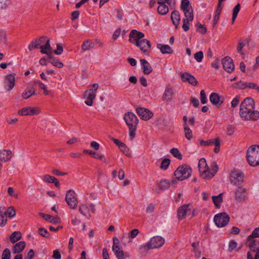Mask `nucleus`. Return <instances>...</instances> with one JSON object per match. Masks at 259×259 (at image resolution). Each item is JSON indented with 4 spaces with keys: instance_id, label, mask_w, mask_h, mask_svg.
Here are the masks:
<instances>
[{
    "instance_id": "nucleus-1",
    "label": "nucleus",
    "mask_w": 259,
    "mask_h": 259,
    "mask_svg": "<svg viewBox=\"0 0 259 259\" xmlns=\"http://www.w3.org/2000/svg\"><path fill=\"white\" fill-rule=\"evenodd\" d=\"M255 103L253 98H246L240 106V115L244 120H256L259 118V112L254 110Z\"/></svg>"
},
{
    "instance_id": "nucleus-2",
    "label": "nucleus",
    "mask_w": 259,
    "mask_h": 259,
    "mask_svg": "<svg viewBox=\"0 0 259 259\" xmlns=\"http://www.w3.org/2000/svg\"><path fill=\"white\" fill-rule=\"evenodd\" d=\"M124 120L128 127L129 135L131 139H133L135 137V131L137 130L139 120L136 115L131 112L125 114Z\"/></svg>"
},
{
    "instance_id": "nucleus-3",
    "label": "nucleus",
    "mask_w": 259,
    "mask_h": 259,
    "mask_svg": "<svg viewBox=\"0 0 259 259\" xmlns=\"http://www.w3.org/2000/svg\"><path fill=\"white\" fill-rule=\"evenodd\" d=\"M246 159L248 164L251 166L254 167L259 165V145H251L248 148Z\"/></svg>"
},
{
    "instance_id": "nucleus-4",
    "label": "nucleus",
    "mask_w": 259,
    "mask_h": 259,
    "mask_svg": "<svg viewBox=\"0 0 259 259\" xmlns=\"http://www.w3.org/2000/svg\"><path fill=\"white\" fill-rule=\"evenodd\" d=\"M192 173L191 167L187 164L179 166L174 172L176 178L179 181H183L189 178Z\"/></svg>"
},
{
    "instance_id": "nucleus-5",
    "label": "nucleus",
    "mask_w": 259,
    "mask_h": 259,
    "mask_svg": "<svg viewBox=\"0 0 259 259\" xmlns=\"http://www.w3.org/2000/svg\"><path fill=\"white\" fill-rule=\"evenodd\" d=\"M163 238L159 236H154L150 239L145 245H141L140 249H151L161 247L164 243Z\"/></svg>"
},
{
    "instance_id": "nucleus-6",
    "label": "nucleus",
    "mask_w": 259,
    "mask_h": 259,
    "mask_svg": "<svg viewBox=\"0 0 259 259\" xmlns=\"http://www.w3.org/2000/svg\"><path fill=\"white\" fill-rule=\"evenodd\" d=\"M230 220L229 216L225 212L218 213L214 217L213 221L218 227L226 226Z\"/></svg>"
},
{
    "instance_id": "nucleus-7",
    "label": "nucleus",
    "mask_w": 259,
    "mask_h": 259,
    "mask_svg": "<svg viewBox=\"0 0 259 259\" xmlns=\"http://www.w3.org/2000/svg\"><path fill=\"white\" fill-rule=\"evenodd\" d=\"M185 18L183 20L182 28L185 31H187L189 29V22H191L193 20V12L192 8H189V9L183 11Z\"/></svg>"
},
{
    "instance_id": "nucleus-8",
    "label": "nucleus",
    "mask_w": 259,
    "mask_h": 259,
    "mask_svg": "<svg viewBox=\"0 0 259 259\" xmlns=\"http://www.w3.org/2000/svg\"><path fill=\"white\" fill-rule=\"evenodd\" d=\"M65 201L70 208L75 209L77 207V200L75 193L73 190H70L67 192Z\"/></svg>"
},
{
    "instance_id": "nucleus-9",
    "label": "nucleus",
    "mask_w": 259,
    "mask_h": 259,
    "mask_svg": "<svg viewBox=\"0 0 259 259\" xmlns=\"http://www.w3.org/2000/svg\"><path fill=\"white\" fill-rule=\"evenodd\" d=\"M230 182L235 185H239L244 181L243 173L238 170L232 171L230 176Z\"/></svg>"
},
{
    "instance_id": "nucleus-10",
    "label": "nucleus",
    "mask_w": 259,
    "mask_h": 259,
    "mask_svg": "<svg viewBox=\"0 0 259 259\" xmlns=\"http://www.w3.org/2000/svg\"><path fill=\"white\" fill-rule=\"evenodd\" d=\"M190 206V204H184L178 208L177 215L179 220L184 219L186 215H189L191 213H193V216L194 215V210H192Z\"/></svg>"
},
{
    "instance_id": "nucleus-11",
    "label": "nucleus",
    "mask_w": 259,
    "mask_h": 259,
    "mask_svg": "<svg viewBox=\"0 0 259 259\" xmlns=\"http://www.w3.org/2000/svg\"><path fill=\"white\" fill-rule=\"evenodd\" d=\"M45 37V41L39 46L41 49L40 53L43 54H46L48 56L49 58H53L52 53H53V49L50 45V40L47 37Z\"/></svg>"
},
{
    "instance_id": "nucleus-12",
    "label": "nucleus",
    "mask_w": 259,
    "mask_h": 259,
    "mask_svg": "<svg viewBox=\"0 0 259 259\" xmlns=\"http://www.w3.org/2000/svg\"><path fill=\"white\" fill-rule=\"evenodd\" d=\"M144 37V34L135 29L132 30L129 34V41L137 46L141 39Z\"/></svg>"
},
{
    "instance_id": "nucleus-13",
    "label": "nucleus",
    "mask_w": 259,
    "mask_h": 259,
    "mask_svg": "<svg viewBox=\"0 0 259 259\" xmlns=\"http://www.w3.org/2000/svg\"><path fill=\"white\" fill-rule=\"evenodd\" d=\"M136 112L141 117V119L144 120H149L152 118L153 115V114L151 111L145 108L138 107L136 108Z\"/></svg>"
},
{
    "instance_id": "nucleus-14",
    "label": "nucleus",
    "mask_w": 259,
    "mask_h": 259,
    "mask_svg": "<svg viewBox=\"0 0 259 259\" xmlns=\"http://www.w3.org/2000/svg\"><path fill=\"white\" fill-rule=\"evenodd\" d=\"M222 63L224 69L227 72L231 73L234 70L233 61L230 57L228 56L225 57L223 59Z\"/></svg>"
},
{
    "instance_id": "nucleus-15",
    "label": "nucleus",
    "mask_w": 259,
    "mask_h": 259,
    "mask_svg": "<svg viewBox=\"0 0 259 259\" xmlns=\"http://www.w3.org/2000/svg\"><path fill=\"white\" fill-rule=\"evenodd\" d=\"M235 199L238 201L245 200L247 198V190L243 187H239L235 193Z\"/></svg>"
},
{
    "instance_id": "nucleus-16",
    "label": "nucleus",
    "mask_w": 259,
    "mask_h": 259,
    "mask_svg": "<svg viewBox=\"0 0 259 259\" xmlns=\"http://www.w3.org/2000/svg\"><path fill=\"white\" fill-rule=\"evenodd\" d=\"M138 47L141 51L146 54H148L150 52L151 48L150 41L147 39H141L140 42L138 43Z\"/></svg>"
},
{
    "instance_id": "nucleus-17",
    "label": "nucleus",
    "mask_w": 259,
    "mask_h": 259,
    "mask_svg": "<svg viewBox=\"0 0 259 259\" xmlns=\"http://www.w3.org/2000/svg\"><path fill=\"white\" fill-rule=\"evenodd\" d=\"M15 76L10 74L8 75L5 79V88L7 91H10L13 89L15 86Z\"/></svg>"
},
{
    "instance_id": "nucleus-18",
    "label": "nucleus",
    "mask_w": 259,
    "mask_h": 259,
    "mask_svg": "<svg viewBox=\"0 0 259 259\" xmlns=\"http://www.w3.org/2000/svg\"><path fill=\"white\" fill-rule=\"evenodd\" d=\"M246 244L249 248L248 251L254 252L259 250V240L255 239L247 238Z\"/></svg>"
},
{
    "instance_id": "nucleus-19",
    "label": "nucleus",
    "mask_w": 259,
    "mask_h": 259,
    "mask_svg": "<svg viewBox=\"0 0 259 259\" xmlns=\"http://www.w3.org/2000/svg\"><path fill=\"white\" fill-rule=\"evenodd\" d=\"M96 93L93 91V89H90L87 90L84 93V96L87 98V100L85 103L88 106H92L93 105V100L96 97Z\"/></svg>"
},
{
    "instance_id": "nucleus-20",
    "label": "nucleus",
    "mask_w": 259,
    "mask_h": 259,
    "mask_svg": "<svg viewBox=\"0 0 259 259\" xmlns=\"http://www.w3.org/2000/svg\"><path fill=\"white\" fill-rule=\"evenodd\" d=\"M182 80L184 82H188L193 86H196L198 82L195 77L189 73L185 72L181 75Z\"/></svg>"
},
{
    "instance_id": "nucleus-21",
    "label": "nucleus",
    "mask_w": 259,
    "mask_h": 259,
    "mask_svg": "<svg viewBox=\"0 0 259 259\" xmlns=\"http://www.w3.org/2000/svg\"><path fill=\"white\" fill-rule=\"evenodd\" d=\"M211 169H208L207 174L204 176L205 180H210L213 177L218 171L219 167L215 162H212L211 164Z\"/></svg>"
},
{
    "instance_id": "nucleus-22",
    "label": "nucleus",
    "mask_w": 259,
    "mask_h": 259,
    "mask_svg": "<svg viewBox=\"0 0 259 259\" xmlns=\"http://www.w3.org/2000/svg\"><path fill=\"white\" fill-rule=\"evenodd\" d=\"M198 168L201 175L204 178V176L207 174L208 167L207 165L205 158H201L198 162Z\"/></svg>"
},
{
    "instance_id": "nucleus-23",
    "label": "nucleus",
    "mask_w": 259,
    "mask_h": 259,
    "mask_svg": "<svg viewBox=\"0 0 259 259\" xmlns=\"http://www.w3.org/2000/svg\"><path fill=\"white\" fill-rule=\"evenodd\" d=\"M38 113V110L36 108L30 107L24 108L19 111V114L22 116L28 115H33Z\"/></svg>"
},
{
    "instance_id": "nucleus-24",
    "label": "nucleus",
    "mask_w": 259,
    "mask_h": 259,
    "mask_svg": "<svg viewBox=\"0 0 259 259\" xmlns=\"http://www.w3.org/2000/svg\"><path fill=\"white\" fill-rule=\"evenodd\" d=\"M45 37L44 36L40 37L38 39H35L32 40L28 45V49L29 51H32L33 49H36L45 41Z\"/></svg>"
},
{
    "instance_id": "nucleus-25",
    "label": "nucleus",
    "mask_w": 259,
    "mask_h": 259,
    "mask_svg": "<svg viewBox=\"0 0 259 259\" xmlns=\"http://www.w3.org/2000/svg\"><path fill=\"white\" fill-rule=\"evenodd\" d=\"M140 62L142 66L144 74L148 75L152 72L153 69L150 63L147 60L144 59H140Z\"/></svg>"
},
{
    "instance_id": "nucleus-26",
    "label": "nucleus",
    "mask_w": 259,
    "mask_h": 259,
    "mask_svg": "<svg viewBox=\"0 0 259 259\" xmlns=\"http://www.w3.org/2000/svg\"><path fill=\"white\" fill-rule=\"evenodd\" d=\"M221 96L215 93H212L209 96V100L210 102L213 105L218 106H220L223 102V101L221 100Z\"/></svg>"
},
{
    "instance_id": "nucleus-27",
    "label": "nucleus",
    "mask_w": 259,
    "mask_h": 259,
    "mask_svg": "<svg viewBox=\"0 0 259 259\" xmlns=\"http://www.w3.org/2000/svg\"><path fill=\"white\" fill-rule=\"evenodd\" d=\"M39 215L45 220L49 221L50 223L55 224L60 223V219L59 218L53 217L50 214H45L42 212H40L39 213Z\"/></svg>"
},
{
    "instance_id": "nucleus-28",
    "label": "nucleus",
    "mask_w": 259,
    "mask_h": 259,
    "mask_svg": "<svg viewBox=\"0 0 259 259\" xmlns=\"http://www.w3.org/2000/svg\"><path fill=\"white\" fill-rule=\"evenodd\" d=\"M174 95L173 90L169 87H167L165 88L164 94L162 95L163 100L170 102L172 100V97Z\"/></svg>"
},
{
    "instance_id": "nucleus-29",
    "label": "nucleus",
    "mask_w": 259,
    "mask_h": 259,
    "mask_svg": "<svg viewBox=\"0 0 259 259\" xmlns=\"http://www.w3.org/2000/svg\"><path fill=\"white\" fill-rule=\"evenodd\" d=\"M26 246V243L25 241H20L16 243L13 246L12 250L13 253H19L21 252Z\"/></svg>"
},
{
    "instance_id": "nucleus-30",
    "label": "nucleus",
    "mask_w": 259,
    "mask_h": 259,
    "mask_svg": "<svg viewBox=\"0 0 259 259\" xmlns=\"http://www.w3.org/2000/svg\"><path fill=\"white\" fill-rule=\"evenodd\" d=\"M35 94V89L33 87H27L22 94V97L24 99H27Z\"/></svg>"
},
{
    "instance_id": "nucleus-31",
    "label": "nucleus",
    "mask_w": 259,
    "mask_h": 259,
    "mask_svg": "<svg viewBox=\"0 0 259 259\" xmlns=\"http://www.w3.org/2000/svg\"><path fill=\"white\" fill-rule=\"evenodd\" d=\"M159 6L157 8V12L162 15L166 14L168 12V8L164 2L158 1Z\"/></svg>"
},
{
    "instance_id": "nucleus-32",
    "label": "nucleus",
    "mask_w": 259,
    "mask_h": 259,
    "mask_svg": "<svg viewBox=\"0 0 259 259\" xmlns=\"http://www.w3.org/2000/svg\"><path fill=\"white\" fill-rule=\"evenodd\" d=\"M157 48L159 49L161 52L163 54H170L173 53L172 49L167 45L158 44L157 45Z\"/></svg>"
},
{
    "instance_id": "nucleus-33",
    "label": "nucleus",
    "mask_w": 259,
    "mask_h": 259,
    "mask_svg": "<svg viewBox=\"0 0 259 259\" xmlns=\"http://www.w3.org/2000/svg\"><path fill=\"white\" fill-rule=\"evenodd\" d=\"M171 20L173 24L175 25L176 28H177L180 21V15L178 11H174L172 12L171 14Z\"/></svg>"
},
{
    "instance_id": "nucleus-34",
    "label": "nucleus",
    "mask_w": 259,
    "mask_h": 259,
    "mask_svg": "<svg viewBox=\"0 0 259 259\" xmlns=\"http://www.w3.org/2000/svg\"><path fill=\"white\" fill-rule=\"evenodd\" d=\"M95 46L94 42L90 39L85 40L81 45V49L83 51H89Z\"/></svg>"
},
{
    "instance_id": "nucleus-35",
    "label": "nucleus",
    "mask_w": 259,
    "mask_h": 259,
    "mask_svg": "<svg viewBox=\"0 0 259 259\" xmlns=\"http://www.w3.org/2000/svg\"><path fill=\"white\" fill-rule=\"evenodd\" d=\"M11 158V152L3 150L0 151V160L4 161L9 160Z\"/></svg>"
},
{
    "instance_id": "nucleus-36",
    "label": "nucleus",
    "mask_w": 259,
    "mask_h": 259,
    "mask_svg": "<svg viewBox=\"0 0 259 259\" xmlns=\"http://www.w3.org/2000/svg\"><path fill=\"white\" fill-rule=\"evenodd\" d=\"M22 238V234L20 231H14L10 237V240L12 243H15Z\"/></svg>"
},
{
    "instance_id": "nucleus-37",
    "label": "nucleus",
    "mask_w": 259,
    "mask_h": 259,
    "mask_svg": "<svg viewBox=\"0 0 259 259\" xmlns=\"http://www.w3.org/2000/svg\"><path fill=\"white\" fill-rule=\"evenodd\" d=\"M175 182V180H172L170 182H168L166 180H162L159 182L158 187L160 189L164 190L168 189L169 187L170 184H174Z\"/></svg>"
},
{
    "instance_id": "nucleus-38",
    "label": "nucleus",
    "mask_w": 259,
    "mask_h": 259,
    "mask_svg": "<svg viewBox=\"0 0 259 259\" xmlns=\"http://www.w3.org/2000/svg\"><path fill=\"white\" fill-rule=\"evenodd\" d=\"M222 195L223 193H220L218 196H213L212 197V201L217 208L220 207V204L223 201Z\"/></svg>"
},
{
    "instance_id": "nucleus-39",
    "label": "nucleus",
    "mask_w": 259,
    "mask_h": 259,
    "mask_svg": "<svg viewBox=\"0 0 259 259\" xmlns=\"http://www.w3.org/2000/svg\"><path fill=\"white\" fill-rule=\"evenodd\" d=\"M184 132L185 133V138L187 140H190L193 137V134L188 125H184Z\"/></svg>"
},
{
    "instance_id": "nucleus-40",
    "label": "nucleus",
    "mask_w": 259,
    "mask_h": 259,
    "mask_svg": "<svg viewBox=\"0 0 259 259\" xmlns=\"http://www.w3.org/2000/svg\"><path fill=\"white\" fill-rule=\"evenodd\" d=\"M170 152L173 156L178 159L182 160L183 159V155L178 148H173L171 149Z\"/></svg>"
},
{
    "instance_id": "nucleus-41",
    "label": "nucleus",
    "mask_w": 259,
    "mask_h": 259,
    "mask_svg": "<svg viewBox=\"0 0 259 259\" xmlns=\"http://www.w3.org/2000/svg\"><path fill=\"white\" fill-rule=\"evenodd\" d=\"M7 221L8 220L6 214L4 213L3 210H2L0 209V226L1 227L5 226L6 225Z\"/></svg>"
},
{
    "instance_id": "nucleus-42",
    "label": "nucleus",
    "mask_w": 259,
    "mask_h": 259,
    "mask_svg": "<svg viewBox=\"0 0 259 259\" xmlns=\"http://www.w3.org/2000/svg\"><path fill=\"white\" fill-rule=\"evenodd\" d=\"M247 259H259V250L254 252L248 251Z\"/></svg>"
},
{
    "instance_id": "nucleus-43",
    "label": "nucleus",
    "mask_w": 259,
    "mask_h": 259,
    "mask_svg": "<svg viewBox=\"0 0 259 259\" xmlns=\"http://www.w3.org/2000/svg\"><path fill=\"white\" fill-rule=\"evenodd\" d=\"M79 211L83 215L87 216L89 212V208L86 204H81L79 206Z\"/></svg>"
},
{
    "instance_id": "nucleus-44",
    "label": "nucleus",
    "mask_w": 259,
    "mask_h": 259,
    "mask_svg": "<svg viewBox=\"0 0 259 259\" xmlns=\"http://www.w3.org/2000/svg\"><path fill=\"white\" fill-rule=\"evenodd\" d=\"M240 10V5L238 4L233 9L232 18V23H233L237 17L238 14Z\"/></svg>"
},
{
    "instance_id": "nucleus-45",
    "label": "nucleus",
    "mask_w": 259,
    "mask_h": 259,
    "mask_svg": "<svg viewBox=\"0 0 259 259\" xmlns=\"http://www.w3.org/2000/svg\"><path fill=\"white\" fill-rule=\"evenodd\" d=\"M222 10V6H218L217 10H215V15L213 19V24L215 25L219 20L220 14Z\"/></svg>"
},
{
    "instance_id": "nucleus-46",
    "label": "nucleus",
    "mask_w": 259,
    "mask_h": 259,
    "mask_svg": "<svg viewBox=\"0 0 259 259\" xmlns=\"http://www.w3.org/2000/svg\"><path fill=\"white\" fill-rule=\"evenodd\" d=\"M52 59V61H50L53 65L59 68H61L63 67V64L60 62L59 60L53 56V58H49Z\"/></svg>"
},
{
    "instance_id": "nucleus-47",
    "label": "nucleus",
    "mask_w": 259,
    "mask_h": 259,
    "mask_svg": "<svg viewBox=\"0 0 259 259\" xmlns=\"http://www.w3.org/2000/svg\"><path fill=\"white\" fill-rule=\"evenodd\" d=\"M4 213L6 214V215H8L10 218H12L15 217L16 214V211L14 208L12 206H10L7 208L6 211H4Z\"/></svg>"
},
{
    "instance_id": "nucleus-48",
    "label": "nucleus",
    "mask_w": 259,
    "mask_h": 259,
    "mask_svg": "<svg viewBox=\"0 0 259 259\" xmlns=\"http://www.w3.org/2000/svg\"><path fill=\"white\" fill-rule=\"evenodd\" d=\"M180 8L182 11L189 9V8H192L189 0H182L181 2Z\"/></svg>"
},
{
    "instance_id": "nucleus-49",
    "label": "nucleus",
    "mask_w": 259,
    "mask_h": 259,
    "mask_svg": "<svg viewBox=\"0 0 259 259\" xmlns=\"http://www.w3.org/2000/svg\"><path fill=\"white\" fill-rule=\"evenodd\" d=\"M246 82H243L242 81H239L235 83H234L233 86L234 88L240 89V90H244L246 89Z\"/></svg>"
},
{
    "instance_id": "nucleus-50",
    "label": "nucleus",
    "mask_w": 259,
    "mask_h": 259,
    "mask_svg": "<svg viewBox=\"0 0 259 259\" xmlns=\"http://www.w3.org/2000/svg\"><path fill=\"white\" fill-rule=\"evenodd\" d=\"M112 250L118 258L123 259L124 258L123 252L120 249V248H116L115 250Z\"/></svg>"
},
{
    "instance_id": "nucleus-51",
    "label": "nucleus",
    "mask_w": 259,
    "mask_h": 259,
    "mask_svg": "<svg viewBox=\"0 0 259 259\" xmlns=\"http://www.w3.org/2000/svg\"><path fill=\"white\" fill-rule=\"evenodd\" d=\"M215 141V138L213 139H210L207 141H204L201 140L200 141V144L202 146H208L213 145Z\"/></svg>"
},
{
    "instance_id": "nucleus-52",
    "label": "nucleus",
    "mask_w": 259,
    "mask_h": 259,
    "mask_svg": "<svg viewBox=\"0 0 259 259\" xmlns=\"http://www.w3.org/2000/svg\"><path fill=\"white\" fill-rule=\"evenodd\" d=\"M196 27H197V31L201 34H204L206 33L207 29L204 25L198 23L196 24Z\"/></svg>"
},
{
    "instance_id": "nucleus-53",
    "label": "nucleus",
    "mask_w": 259,
    "mask_h": 259,
    "mask_svg": "<svg viewBox=\"0 0 259 259\" xmlns=\"http://www.w3.org/2000/svg\"><path fill=\"white\" fill-rule=\"evenodd\" d=\"M41 179L44 182L52 183L54 180H55V177L49 175H45L42 177Z\"/></svg>"
},
{
    "instance_id": "nucleus-54",
    "label": "nucleus",
    "mask_w": 259,
    "mask_h": 259,
    "mask_svg": "<svg viewBox=\"0 0 259 259\" xmlns=\"http://www.w3.org/2000/svg\"><path fill=\"white\" fill-rule=\"evenodd\" d=\"M170 162V159L168 158H164L161 162L160 165V168L162 169H167L169 164Z\"/></svg>"
},
{
    "instance_id": "nucleus-55",
    "label": "nucleus",
    "mask_w": 259,
    "mask_h": 259,
    "mask_svg": "<svg viewBox=\"0 0 259 259\" xmlns=\"http://www.w3.org/2000/svg\"><path fill=\"white\" fill-rule=\"evenodd\" d=\"M258 237H259V227L255 228L253 230L251 234L247 237V238H249V239H250V238L255 239Z\"/></svg>"
},
{
    "instance_id": "nucleus-56",
    "label": "nucleus",
    "mask_w": 259,
    "mask_h": 259,
    "mask_svg": "<svg viewBox=\"0 0 259 259\" xmlns=\"http://www.w3.org/2000/svg\"><path fill=\"white\" fill-rule=\"evenodd\" d=\"M93 157L96 159H99L104 162H108L107 159L104 157V155L98 152H94Z\"/></svg>"
},
{
    "instance_id": "nucleus-57",
    "label": "nucleus",
    "mask_w": 259,
    "mask_h": 259,
    "mask_svg": "<svg viewBox=\"0 0 259 259\" xmlns=\"http://www.w3.org/2000/svg\"><path fill=\"white\" fill-rule=\"evenodd\" d=\"M38 233L41 236L46 238H48L50 236L49 232L44 228H39L38 229Z\"/></svg>"
},
{
    "instance_id": "nucleus-58",
    "label": "nucleus",
    "mask_w": 259,
    "mask_h": 259,
    "mask_svg": "<svg viewBox=\"0 0 259 259\" xmlns=\"http://www.w3.org/2000/svg\"><path fill=\"white\" fill-rule=\"evenodd\" d=\"M247 88L255 89L259 92V86L255 83L246 82V89Z\"/></svg>"
},
{
    "instance_id": "nucleus-59",
    "label": "nucleus",
    "mask_w": 259,
    "mask_h": 259,
    "mask_svg": "<svg viewBox=\"0 0 259 259\" xmlns=\"http://www.w3.org/2000/svg\"><path fill=\"white\" fill-rule=\"evenodd\" d=\"M2 258L4 259H11V252L9 249L6 248L3 251Z\"/></svg>"
},
{
    "instance_id": "nucleus-60",
    "label": "nucleus",
    "mask_w": 259,
    "mask_h": 259,
    "mask_svg": "<svg viewBox=\"0 0 259 259\" xmlns=\"http://www.w3.org/2000/svg\"><path fill=\"white\" fill-rule=\"evenodd\" d=\"M203 58V53L202 51H199L194 54V58L198 62H201Z\"/></svg>"
},
{
    "instance_id": "nucleus-61",
    "label": "nucleus",
    "mask_w": 259,
    "mask_h": 259,
    "mask_svg": "<svg viewBox=\"0 0 259 259\" xmlns=\"http://www.w3.org/2000/svg\"><path fill=\"white\" fill-rule=\"evenodd\" d=\"M237 246V243L236 241L232 240L230 241L228 247V251L229 252L232 251Z\"/></svg>"
},
{
    "instance_id": "nucleus-62",
    "label": "nucleus",
    "mask_w": 259,
    "mask_h": 259,
    "mask_svg": "<svg viewBox=\"0 0 259 259\" xmlns=\"http://www.w3.org/2000/svg\"><path fill=\"white\" fill-rule=\"evenodd\" d=\"M213 145L215 146V148L214 149V152L216 153H218L220 151V139L218 137L215 138V141H214Z\"/></svg>"
},
{
    "instance_id": "nucleus-63",
    "label": "nucleus",
    "mask_w": 259,
    "mask_h": 259,
    "mask_svg": "<svg viewBox=\"0 0 259 259\" xmlns=\"http://www.w3.org/2000/svg\"><path fill=\"white\" fill-rule=\"evenodd\" d=\"M113 242L112 250H115L116 248H120L119 240L117 237H114L113 238Z\"/></svg>"
},
{
    "instance_id": "nucleus-64",
    "label": "nucleus",
    "mask_w": 259,
    "mask_h": 259,
    "mask_svg": "<svg viewBox=\"0 0 259 259\" xmlns=\"http://www.w3.org/2000/svg\"><path fill=\"white\" fill-rule=\"evenodd\" d=\"M10 0H0V10L5 9L9 5Z\"/></svg>"
}]
</instances>
